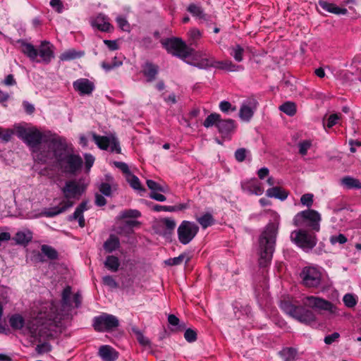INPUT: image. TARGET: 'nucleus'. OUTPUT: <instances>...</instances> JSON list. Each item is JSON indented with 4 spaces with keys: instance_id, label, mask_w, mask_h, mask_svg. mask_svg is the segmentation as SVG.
Returning a JSON list of instances; mask_svg holds the SVG:
<instances>
[{
    "instance_id": "nucleus-22",
    "label": "nucleus",
    "mask_w": 361,
    "mask_h": 361,
    "mask_svg": "<svg viewBox=\"0 0 361 361\" xmlns=\"http://www.w3.org/2000/svg\"><path fill=\"white\" fill-rule=\"evenodd\" d=\"M92 26L97 27L102 32H110L113 29V26L108 21L104 15H98L91 23Z\"/></svg>"
},
{
    "instance_id": "nucleus-54",
    "label": "nucleus",
    "mask_w": 361,
    "mask_h": 361,
    "mask_svg": "<svg viewBox=\"0 0 361 361\" xmlns=\"http://www.w3.org/2000/svg\"><path fill=\"white\" fill-rule=\"evenodd\" d=\"M31 260L35 263H43L46 261L42 252L38 250H33L32 252Z\"/></svg>"
},
{
    "instance_id": "nucleus-19",
    "label": "nucleus",
    "mask_w": 361,
    "mask_h": 361,
    "mask_svg": "<svg viewBox=\"0 0 361 361\" xmlns=\"http://www.w3.org/2000/svg\"><path fill=\"white\" fill-rule=\"evenodd\" d=\"M98 355L102 361H116L119 353L113 347L104 345L99 347Z\"/></svg>"
},
{
    "instance_id": "nucleus-42",
    "label": "nucleus",
    "mask_w": 361,
    "mask_h": 361,
    "mask_svg": "<svg viewBox=\"0 0 361 361\" xmlns=\"http://www.w3.org/2000/svg\"><path fill=\"white\" fill-rule=\"evenodd\" d=\"M197 221L201 225L203 228H207L212 226L215 220L210 213H205L202 216L197 218Z\"/></svg>"
},
{
    "instance_id": "nucleus-5",
    "label": "nucleus",
    "mask_w": 361,
    "mask_h": 361,
    "mask_svg": "<svg viewBox=\"0 0 361 361\" xmlns=\"http://www.w3.org/2000/svg\"><path fill=\"white\" fill-rule=\"evenodd\" d=\"M163 47L168 53L182 59L192 55L194 49L190 47L181 38H167L161 42Z\"/></svg>"
},
{
    "instance_id": "nucleus-6",
    "label": "nucleus",
    "mask_w": 361,
    "mask_h": 361,
    "mask_svg": "<svg viewBox=\"0 0 361 361\" xmlns=\"http://www.w3.org/2000/svg\"><path fill=\"white\" fill-rule=\"evenodd\" d=\"M303 305L319 312L325 311L331 317L338 314L336 306L322 298L307 296L303 299Z\"/></svg>"
},
{
    "instance_id": "nucleus-57",
    "label": "nucleus",
    "mask_w": 361,
    "mask_h": 361,
    "mask_svg": "<svg viewBox=\"0 0 361 361\" xmlns=\"http://www.w3.org/2000/svg\"><path fill=\"white\" fill-rule=\"evenodd\" d=\"M347 240L345 235L342 233H340L338 235H332L330 238V242L332 245H335L336 243L344 244Z\"/></svg>"
},
{
    "instance_id": "nucleus-58",
    "label": "nucleus",
    "mask_w": 361,
    "mask_h": 361,
    "mask_svg": "<svg viewBox=\"0 0 361 361\" xmlns=\"http://www.w3.org/2000/svg\"><path fill=\"white\" fill-rule=\"evenodd\" d=\"M318 4L322 9L331 13H332L336 5L335 4L330 3L324 0H319Z\"/></svg>"
},
{
    "instance_id": "nucleus-11",
    "label": "nucleus",
    "mask_w": 361,
    "mask_h": 361,
    "mask_svg": "<svg viewBox=\"0 0 361 361\" xmlns=\"http://www.w3.org/2000/svg\"><path fill=\"white\" fill-rule=\"evenodd\" d=\"M93 322V326L98 331H111L119 326L118 318L107 313L95 317Z\"/></svg>"
},
{
    "instance_id": "nucleus-62",
    "label": "nucleus",
    "mask_w": 361,
    "mask_h": 361,
    "mask_svg": "<svg viewBox=\"0 0 361 361\" xmlns=\"http://www.w3.org/2000/svg\"><path fill=\"white\" fill-rule=\"evenodd\" d=\"M300 202L303 205L307 207H311L313 203V195L310 193H307L302 195L300 198Z\"/></svg>"
},
{
    "instance_id": "nucleus-55",
    "label": "nucleus",
    "mask_w": 361,
    "mask_h": 361,
    "mask_svg": "<svg viewBox=\"0 0 361 361\" xmlns=\"http://www.w3.org/2000/svg\"><path fill=\"white\" fill-rule=\"evenodd\" d=\"M146 183L147 187L152 190V192L159 191L164 192L165 191L164 188L161 185H160L159 183H157L153 180H147Z\"/></svg>"
},
{
    "instance_id": "nucleus-61",
    "label": "nucleus",
    "mask_w": 361,
    "mask_h": 361,
    "mask_svg": "<svg viewBox=\"0 0 361 361\" xmlns=\"http://www.w3.org/2000/svg\"><path fill=\"white\" fill-rule=\"evenodd\" d=\"M50 6L55 10L58 13H61L63 11V4L61 0H51Z\"/></svg>"
},
{
    "instance_id": "nucleus-64",
    "label": "nucleus",
    "mask_w": 361,
    "mask_h": 361,
    "mask_svg": "<svg viewBox=\"0 0 361 361\" xmlns=\"http://www.w3.org/2000/svg\"><path fill=\"white\" fill-rule=\"evenodd\" d=\"M116 22L118 23V27L121 30H123L124 31L128 30V29L130 27V25L125 18L121 17V16L117 17Z\"/></svg>"
},
{
    "instance_id": "nucleus-33",
    "label": "nucleus",
    "mask_w": 361,
    "mask_h": 361,
    "mask_svg": "<svg viewBox=\"0 0 361 361\" xmlns=\"http://www.w3.org/2000/svg\"><path fill=\"white\" fill-rule=\"evenodd\" d=\"M341 184L347 189H361V182L351 176H345L341 179Z\"/></svg>"
},
{
    "instance_id": "nucleus-41",
    "label": "nucleus",
    "mask_w": 361,
    "mask_h": 361,
    "mask_svg": "<svg viewBox=\"0 0 361 361\" xmlns=\"http://www.w3.org/2000/svg\"><path fill=\"white\" fill-rule=\"evenodd\" d=\"M186 11L190 13L193 17L198 18L199 20L203 16L205 17L204 10L202 6L195 4H190L186 8Z\"/></svg>"
},
{
    "instance_id": "nucleus-21",
    "label": "nucleus",
    "mask_w": 361,
    "mask_h": 361,
    "mask_svg": "<svg viewBox=\"0 0 361 361\" xmlns=\"http://www.w3.org/2000/svg\"><path fill=\"white\" fill-rule=\"evenodd\" d=\"M32 232L30 230L24 229L18 231L12 238V240H14L17 245L25 246L32 241Z\"/></svg>"
},
{
    "instance_id": "nucleus-1",
    "label": "nucleus",
    "mask_w": 361,
    "mask_h": 361,
    "mask_svg": "<svg viewBox=\"0 0 361 361\" xmlns=\"http://www.w3.org/2000/svg\"><path fill=\"white\" fill-rule=\"evenodd\" d=\"M45 142L48 148L47 157L54 159L55 166L62 173L75 175L81 169L82 159L79 154L73 153L65 138L54 134Z\"/></svg>"
},
{
    "instance_id": "nucleus-44",
    "label": "nucleus",
    "mask_w": 361,
    "mask_h": 361,
    "mask_svg": "<svg viewBox=\"0 0 361 361\" xmlns=\"http://www.w3.org/2000/svg\"><path fill=\"white\" fill-rule=\"evenodd\" d=\"M87 201L84 200L81 202L80 204L75 208L73 214L68 216V220L69 221L77 220V219L79 217V215H80L81 213H84V212L87 211Z\"/></svg>"
},
{
    "instance_id": "nucleus-46",
    "label": "nucleus",
    "mask_w": 361,
    "mask_h": 361,
    "mask_svg": "<svg viewBox=\"0 0 361 361\" xmlns=\"http://www.w3.org/2000/svg\"><path fill=\"white\" fill-rule=\"evenodd\" d=\"M279 109L286 114L292 116L296 113V106L293 102H286L279 106Z\"/></svg>"
},
{
    "instance_id": "nucleus-24",
    "label": "nucleus",
    "mask_w": 361,
    "mask_h": 361,
    "mask_svg": "<svg viewBox=\"0 0 361 361\" xmlns=\"http://www.w3.org/2000/svg\"><path fill=\"white\" fill-rule=\"evenodd\" d=\"M214 68L231 72L240 71L243 69L240 65L233 63L231 60L216 61L215 59Z\"/></svg>"
},
{
    "instance_id": "nucleus-14",
    "label": "nucleus",
    "mask_w": 361,
    "mask_h": 361,
    "mask_svg": "<svg viewBox=\"0 0 361 361\" xmlns=\"http://www.w3.org/2000/svg\"><path fill=\"white\" fill-rule=\"evenodd\" d=\"M258 106V102L254 97L245 100L239 111L240 118L245 121H250Z\"/></svg>"
},
{
    "instance_id": "nucleus-25",
    "label": "nucleus",
    "mask_w": 361,
    "mask_h": 361,
    "mask_svg": "<svg viewBox=\"0 0 361 361\" xmlns=\"http://www.w3.org/2000/svg\"><path fill=\"white\" fill-rule=\"evenodd\" d=\"M19 42L21 45V51L31 61H36L38 56V49L32 44L26 42L24 40H20Z\"/></svg>"
},
{
    "instance_id": "nucleus-63",
    "label": "nucleus",
    "mask_w": 361,
    "mask_h": 361,
    "mask_svg": "<svg viewBox=\"0 0 361 361\" xmlns=\"http://www.w3.org/2000/svg\"><path fill=\"white\" fill-rule=\"evenodd\" d=\"M247 149L245 148H239L235 152V158L239 161H243L246 158Z\"/></svg>"
},
{
    "instance_id": "nucleus-48",
    "label": "nucleus",
    "mask_w": 361,
    "mask_h": 361,
    "mask_svg": "<svg viewBox=\"0 0 361 361\" xmlns=\"http://www.w3.org/2000/svg\"><path fill=\"white\" fill-rule=\"evenodd\" d=\"M13 134L14 130L13 129L0 127V140L2 142L7 143L11 141Z\"/></svg>"
},
{
    "instance_id": "nucleus-40",
    "label": "nucleus",
    "mask_w": 361,
    "mask_h": 361,
    "mask_svg": "<svg viewBox=\"0 0 361 361\" xmlns=\"http://www.w3.org/2000/svg\"><path fill=\"white\" fill-rule=\"evenodd\" d=\"M9 324L13 329H21L25 325V319L20 314H15L10 317Z\"/></svg>"
},
{
    "instance_id": "nucleus-35",
    "label": "nucleus",
    "mask_w": 361,
    "mask_h": 361,
    "mask_svg": "<svg viewBox=\"0 0 361 361\" xmlns=\"http://www.w3.org/2000/svg\"><path fill=\"white\" fill-rule=\"evenodd\" d=\"M190 260V257L186 252H183L178 257L167 259L165 262L169 266H177L181 264L183 261H185V264H188Z\"/></svg>"
},
{
    "instance_id": "nucleus-47",
    "label": "nucleus",
    "mask_w": 361,
    "mask_h": 361,
    "mask_svg": "<svg viewBox=\"0 0 361 361\" xmlns=\"http://www.w3.org/2000/svg\"><path fill=\"white\" fill-rule=\"evenodd\" d=\"M141 216V212L137 209H126L122 211L120 213L119 219H137Z\"/></svg>"
},
{
    "instance_id": "nucleus-16",
    "label": "nucleus",
    "mask_w": 361,
    "mask_h": 361,
    "mask_svg": "<svg viewBox=\"0 0 361 361\" xmlns=\"http://www.w3.org/2000/svg\"><path fill=\"white\" fill-rule=\"evenodd\" d=\"M236 128L237 124L235 121L231 118H221L219 122L217 130L219 133L221 135V138L230 140L232 135L235 133Z\"/></svg>"
},
{
    "instance_id": "nucleus-32",
    "label": "nucleus",
    "mask_w": 361,
    "mask_h": 361,
    "mask_svg": "<svg viewBox=\"0 0 361 361\" xmlns=\"http://www.w3.org/2000/svg\"><path fill=\"white\" fill-rule=\"evenodd\" d=\"M84 54H85L83 51H77L76 50L71 49L63 52L60 55L59 59L63 61H68L74 60L75 59H79L83 56Z\"/></svg>"
},
{
    "instance_id": "nucleus-2",
    "label": "nucleus",
    "mask_w": 361,
    "mask_h": 361,
    "mask_svg": "<svg viewBox=\"0 0 361 361\" xmlns=\"http://www.w3.org/2000/svg\"><path fill=\"white\" fill-rule=\"evenodd\" d=\"M27 329L32 338H56L63 332L61 321H58L56 309L52 304L40 307L37 315L27 323Z\"/></svg>"
},
{
    "instance_id": "nucleus-31",
    "label": "nucleus",
    "mask_w": 361,
    "mask_h": 361,
    "mask_svg": "<svg viewBox=\"0 0 361 361\" xmlns=\"http://www.w3.org/2000/svg\"><path fill=\"white\" fill-rule=\"evenodd\" d=\"M168 322L173 327V330L182 331L186 329L185 323L180 322V319L173 314H169Z\"/></svg>"
},
{
    "instance_id": "nucleus-15",
    "label": "nucleus",
    "mask_w": 361,
    "mask_h": 361,
    "mask_svg": "<svg viewBox=\"0 0 361 361\" xmlns=\"http://www.w3.org/2000/svg\"><path fill=\"white\" fill-rule=\"evenodd\" d=\"M71 286H66L63 292L61 295V303L62 306L63 307H75L78 308L82 300V297L81 294L78 292L75 293L73 296V300H71Z\"/></svg>"
},
{
    "instance_id": "nucleus-52",
    "label": "nucleus",
    "mask_w": 361,
    "mask_h": 361,
    "mask_svg": "<svg viewBox=\"0 0 361 361\" xmlns=\"http://www.w3.org/2000/svg\"><path fill=\"white\" fill-rule=\"evenodd\" d=\"M343 301L348 307H353L357 304L355 297L350 293H347L343 296Z\"/></svg>"
},
{
    "instance_id": "nucleus-34",
    "label": "nucleus",
    "mask_w": 361,
    "mask_h": 361,
    "mask_svg": "<svg viewBox=\"0 0 361 361\" xmlns=\"http://www.w3.org/2000/svg\"><path fill=\"white\" fill-rule=\"evenodd\" d=\"M221 118V116L220 114L217 113H212L205 118L203 122V126L207 128H209L213 126H215L217 128Z\"/></svg>"
},
{
    "instance_id": "nucleus-17",
    "label": "nucleus",
    "mask_w": 361,
    "mask_h": 361,
    "mask_svg": "<svg viewBox=\"0 0 361 361\" xmlns=\"http://www.w3.org/2000/svg\"><path fill=\"white\" fill-rule=\"evenodd\" d=\"M73 87L80 95H90L95 88L94 83L87 78L76 80L73 82Z\"/></svg>"
},
{
    "instance_id": "nucleus-27",
    "label": "nucleus",
    "mask_w": 361,
    "mask_h": 361,
    "mask_svg": "<svg viewBox=\"0 0 361 361\" xmlns=\"http://www.w3.org/2000/svg\"><path fill=\"white\" fill-rule=\"evenodd\" d=\"M188 43L190 47H197L198 45V42L202 37V33L197 28H192L188 32Z\"/></svg>"
},
{
    "instance_id": "nucleus-36",
    "label": "nucleus",
    "mask_w": 361,
    "mask_h": 361,
    "mask_svg": "<svg viewBox=\"0 0 361 361\" xmlns=\"http://www.w3.org/2000/svg\"><path fill=\"white\" fill-rule=\"evenodd\" d=\"M191 64L200 69H207L211 67L214 68L215 59L213 56H209L208 58L202 59L199 61L194 62Z\"/></svg>"
},
{
    "instance_id": "nucleus-39",
    "label": "nucleus",
    "mask_w": 361,
    "mask_h": 361,
    "mask_svg": "<svg viewBox=\"0 0 361 361\" xmlns=\"http://www.w3.org/2000/svg\"><path fill=\"white\" fill-rule=\"evenodd\" d=\"M93 140L98 147L104 150H106L111 144L110 139L106 136L94 134Z\"/></svg>"
},
{
    "instance_id": "nucleus-7",
    "label": "nucleus",
    "mask_w": 361,
    "mask_h": 361,
    "mask_svg": "<svg viewBox=\"0 0 361 361\" xmlns=\"http://www.w3.org/2000/svg\"><path fill=\"white\" fill-rule=\"evenodd\" d=\"M85 190L86 187L75 180L66 181L63 187L61 188L64 197L62 202H74V200H80Z\"/></svg>"
},
{
    "instance_id": "nucleus-9",
    "label": "nucleus",
    "mask_w": 361,
    "mask_h": 361,
    "mask_svg": "<svg viewBox=\"0 0 361 361\" xmlns=\"http://www.w3.org/2000/svg\"><path fill=\"white\" fill-rule=\"evenodd\" d=\"M17 136L23 140L28 145L31 147H36L39 145L43 140L45 142V140L49 138L50 135H44L43 139L42 134L38 130H28L24 127L18 126L16 128ZM47 144V142H46Z\"/></svg>"
},
{
    "instance_id": "nucleus-60",
    "label": "nucleus",
    "mask_w": 361,
    "mask_h": 361,
    "mask_svg": "<svg viewBox=\"0 0 361 361\" xmlns=\"http://www.w3.org/2000/svg\"><path fill=\"white\" fill-rule=\"evenodd\" d=\"M219 109L224 113H228L230 110L235 111L236 110L235 106L232 107L231 104L227 101H221L219 103Z\"/></svg>"
},
{
    "instance_id": "nucleus-10",
    "label": "nucleus",
    "mask_w": 361,
    "mask_h": 361,
    "mask_svg": "<svg viewBox=\"0 0 361 361\" xmlns=\"http://www.w3.org/2000/svg\"><path fill=\"white\" fill-rule=\"evenodd\" d=\"M198 231L199 226L196 224L189 221H183L177 230L179 242L183 245H188L196 236Z\"/></svg>"
},
{
    "instance_id": "nucleus-12",
    "label": "nucleus",
    "mask_w": 361,
    "mask_h": 361,
    "mask_svg": "<svg viewBox=\"0 0 361 361\" xmlns=\"http://www.w3.org/2000/svg\"><path fill=\"white\" fill-rule=\"evenodd\" d=\"M291 238L295 244L302 249L312 250L317 243L316 235L314 233H309L302 229L293 231Z\"/></svg>"
},
{
    "instance_id": "nucleus-13",
    "label": "nucleus",
    "mask_w": 361,
    "mask_h": 361,
    "mask_svg": "<svg viewBox=\"0 0 361 361\" xmlns=\"http://www.w3.org/2000/svg\"><path fill=\"white\" fill-rule=\"evenodd\" d=\"M300 276L302 284L308 288H317L322 281V274L315 267H305L302 269Z\"/></svg>"
},
{
    "instance_id": "nucleus-20",
    "label": "nucleus",
    "mask_w": 361,
    "mask_h": 361,
    "mask_svg": "<svg viewBox=\"0 0 361 361\" xmlns=\"http://www.w3.org/2000/svg\"><path fill=\"white\" fill-rule=\"evenodd\" d=\"M75 202H61L59 206L49 208L43 212L42 214L46 217H54L61 213L65 212L67 209L72 207Z\"/></svg>"
},
{
    "instance_id": "nucleus-23",
    "label": "nucleus",
    "mask_w": 361,
    "mask_h": 361,
    "mask_svg": "<svg viewBox=\"0 0 361 361\" xmlns=\"http://www.w3.org/2000/svg\"><path fill=\"white\" fill-rule=\"evenodd\" d=\"M159 73V66L152 62H146L142 70L143 75L146 77V80L151 82L156 79Z\"/></svg>"
},
{
    "instance_id": "nucleus-56",
    "label": "nucleus",
    "mask_w": 361,
    "mask_h": 361,
    "mask_svg": "<svg viewBox=\"0 0 361 361\" xmlns=\"http://www.w3.org/2000/svg\"><path fill=\"white\" fill-rule=\"evenodd\" d=\"M114 165L118 169H120L126 177L128 176L130 173H132L129 169V167L127 164L122 161H114Z\"/></svg>"
},
{
    "instance_id": "nucleus-28",
    "label": "nucleus",
    "mask_w": 361,
    "mask_h": 361,
    "mask_svg": "<svg viewBox=\"0 0 361 361\" xmlns=\"http://www.w3.org/2000/svg\"><path fill=\"white\" fill-rule=\"evenodd\" d=\"M266 195L269 197H274L280 200H285L288 195V192L280 187H272L266 192Z\"/></svg>"
},
{
    "instance_id": "nucleus-50",
    "label": "nucleus",
    "mask_w": 361,
    "mask_h": 361,
    "mask_svg": "<svg viewBox=\"0 0 361 361\" xmlns=\"http://www.w3.org/2000/svg\"><path fill=\"white\" fill-rule=\"evenodd\" d=\"M250 191L256 195H261L264 192L262 184L257 180L251 182L248 185Z\"/></svg>"
},
{
    "instance_id": "nucleus-3",
    "label": "nucleus",
    "mask_w": 361,
    "mask_h": 361,
    "mask_svg": "<svg viewBox=\"0 0 361 361\" xmlns=\"http://www.w3.org/2000/svg\"><path fill=\"white\" fill-rule=\"evenodd\" d=\"M279 224V216H276L274 221L269 223L259 237L258 262L261 268H267L271 264L275 250Z\"/></svg>"
},
{
    "instance_id": "nucleus-45",
    "label": "nucleus",
    "mask_w": 361,
    "mask_h": 361,
    "mask_svg": "<svg viewBox=\"0 0 361 361\" xmlns=\"http://www.w3.org/2000/svg\"><path fill=\"white\" fill-rule=\"evenodd\" d=\"M126 180L129 183L130 187L135 190L145 191V189L142 186L139 178L134 174L130 173L126 177Z\"/></svg>"
},
{
    "instance_id": "nucleus-59",
    "label": "nucleus",
    "mask_w": 361,
    "mask_h": 361,
    "mask_svg": "<svg viewBox=\"0 0 361 361\" xmlns=\"http://www.w3.org/2000/svg\"><path fill=\"white\" fill-rule=\"evenodd\" d=\"M102 282L105 286L110 288H116L118 287V283L113 276L107 275L102 278Z\"/></svg>"
},
{
    "instance_id": "nucleus-37",
    "label": "nucleus",
    "mask_w": 361,
    "mask_h": 361,
    "mask_svg": "<svg viewBox=\"0 0 361 361\" xmlns=\"http://www.w3.org/2000/svg\"><path fill=\"white\" fill-rule=\"evenodd\" d=\"M229 54L237 62H241L243 60L245 50L240 44H235L229 48Z\"/></svg>"
},
{
    "instance_id": "nucleus-49",
    "label": "nucleus",
    "mask_w": 361,
    "mask_h": 361,
    "mask_svg": "<svg viewBox=\"0 0 361 361\" xmlns=\"http://www.w3.org/2000/svg\"><path fill=\"white\" fill-rule=\"evenodd\" d=\"M51 345L47 340H39V343L37 344L35 350L38 354H44L51 351Z\"/></svg>"
},
{
    "instance_id": "nucleus-8",
    "label": "nucleus",
    "mask_w": 361,
    "mask_h": 361,
    "mask_svg": "<svg viewBox=\"0 0 361 361\" xmlns=\"http://www.w3.org/2000/svg\"><path fill=\"white\" fill-rule=\"evenodd\" d=\"M321 216L319 213L314 209H307L298 213L294 219L295 226H299L302 222L308 221V226L314 231H319L320 229L319 221Z\"/></svg>"
},
{
    "instance_id": "nucleus-30",
    "label": "nucleus",
    "mask_w": 361,
    "mask_h": 361,
    "mask_svg": "<svg viewBox=\"0 0 361 361\" xmlns=\"http://www.w3.org/2000/svg\"><path fill=\"white\" fill-rule=\"evenodd\" d=\"M104 267L112 272H116L120 267V261L118 257L108 255L104 262Z\"/></svg>"
},
{
    "instance_id": "nucleus-26",
    "label": "nucleus",
    "mask_w": 361,
    "mask_h": 361,
    "mask_svg": "<svg viewBox=\"0 0 361 361\" xmlns=\"http://www.w3.org/2000/svg\"><path fill=\"white\" fill-rule=\"evenodd\" d=\"M119 238L114 234H110L108 239L104 243L103 247L108 253H111L120 247Z\"/></svg>"
},
{
    "instance_id": "nucleus-38",
    "label": "nucleus",
    "mask_w": 361,
    "mask_h": 361,
    "mask_svg": "<svg viewBox=\"0 0 361 361\" xmlns=\"http://www.w3.org/2000/svg\"><path fill=\"white\" fill-rule=\"evenodd\" d=\"M40 249L44 257H47L49 259L56 260L59 258V253L53 247L48 245H42Z\"/></svg>"
},
{
    "instance_id": "nucleus-4",
    "label": "nucleus",
    "mask_w": 361,
    "mask_h": 361,
    "mask_svg": "<svg viewBox=\"0 0 361 361\" xmlns=\"http://www.w3.org/2000/svg\"><path fill=\"white\" fill-rule=\"evenodd\" d=\"M280 307L289 316L305 324H310L316 320L314 312L301 305H295L289 300H282Z\"/></svg>"
},
{
    "instance_id": "nucleus-43",
    "label": "nucleus",
    "mask_w": 361,
    "mask_h": 361,
    "mask_svg": "<svg viewBox=\"0 0 361 361\" xmlns=\"http://www.w3.org/2000/svg\"><path fill=\"white\" fill-rule=\"evenodd\" d=\"M279 355L284 361H294L297 355V350L293 348H284L279 352Z\"/></svg>"
},
{
    "instance_id": "nucleus-53",
    "label": "nucleus",
    "mask_w": 361,
    "mask_h": 361,
    "mask_svg": "<svg viewBox=\"0 0 361 361\" xmlns=\"http://www.w3.org/2000/svg\"><path fill=\"white\" fill-rule=\"evenodd\" d=\"M340 116L337 114H331L327 118L326 121L324 123V128H331L334 126H335L338 121L339 120Z\"/></svg>"
},
{
    "instance_id": "nucleus-51",
    "label": "nucleus",
    "mask_w": 361,
    "mask_h": 361,
    "mask_svg": "<svg viewBox=\"0 0 361 361\" xmlns=\"http://www.w3.org/2000/svg\"><path fill=\"white\" fill-rule=\"evenodd\" d=\"M98 189L101 194L106 197H111L112 195V188L109 183H102Z\"/></svg>"
},
{
    "instance_id": "nucleus-18",
    "label": "nucleus",
    "mask_w": 361,
    "mask_h": 361,
    "mask_svg": "<svg viewBox=\"0 0 361 361\" xmlns=\"http://www.w3.org/2000/svg\"><path fill=\"white\" fill-rule=\"evenodd\" d=\"M54 46L48 41H42L38 49V56L45 64H49L54 58Z\"/></svg>"
},
{
    "instance_id": "nucleus-29",
    "label": "nucleus",
    "mask_w": 361,
    "mask_h": 361,
    "mask_svg": "<svg viewBox=\"0 0 361 361\" xmlns=\"http://www.w3.org/2000/svg\"><path fill=\"white\" fill-rule=\"evenodd\" d=\"M188 207L187 204H179L174 206H165V205H159L154 204L152 207V210L157 212H176L181 211L185 209Z\"/></svg>"
}]
</instances>
